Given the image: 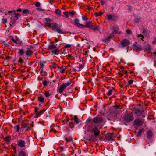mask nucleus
I'll return each mask as SVG.
<instances>
[{
    "mask_svg": "<svg viewBox=\"0 0 156 156\" xmlns=\"http://www.w3.org/2000/svg\"><path fill=\"white\" fill-rule=\"evenodd\" d=\"M7 22V19H2V23L3 24H5Z\"/></svg>",
    "mask_w": 156,
    "mask_h": 156,
    "instance_id": "49530a36",
    "label": "nucleus"
},
{
    "mask_svg": "<svg viewBox=\"0 0 156 156\" xmlns=\"http://www.w3.org/2000/svg\"><path fill=\"white\" fill-rule=\"evenodd\" d=\"M64 149V147H63L59 146L58 148V150L59 152H62Z\"/></svg>",
    "mask_w": 156,
    "mask_h": 156,
    "instance_id": "c9c22d12",
    "label": "nucleus"
},
{
    "mask_svg": "<svg viewBox=\"0 0 156 156\" xmlns=\"http://www.w3.org/2000/svg\"><path fill=\"white\" fill-rule=\"evenodd\" d=\"M152 43L154 44H156V37H155L154 38V40L152 42Z\"/></svg>",
    "mask_w": 156,
    "mask_h": 156,
    "instance_id": "680f3d73",
    "label": "nucleus"
},
{
    "mask_svg": "<svg viewBox=\"0 0 156 156\" xmlns=\"http://www.w3.org/2000/svg\"><path fill=\"white\" fill-rule=\"evenodd\" d=\"M126 33L128 34H132V31L129 29H127L126 30Z\"/></svg>",
    "mask_w": 156,
    "mask_h": 156,
    "instance_id": "37998d69",
    "label": "nucleus"
},
{
    "mask_svg": "<svg viewBox=\"0 0 156 156\" xmlns=\"http://www.w3.org/2000/svg\"><path fill=\"white\" fill-rule=\"evenodd\" d=\"M51 67L54 69H55L57 67V65L55 63H54L52 64L51 66Z\"/></svg>",
    "mask_w": 156,
    "mask_h": 156,
    "instance_id": "4c0bfd02",
    "label": "nucleus"
},
{
    "mask_svg": "<svg viewBox=\"0 0 156 156\" xmlns=\"http://www.w3.org/2000/svg\"><path fill=\"white\" fill-rule=\"evenodd\" d=\"M75 14V12L74 11H72V12H69V16H70L71 17H73V16Z\"/></svg>",
    "mask_w": 156,
    "mask_h": 156,
    "instance_id": "e433bc0d",
    "label": "nucleus"
},
{
    "mask_svg": "<svg viewBox=\"0 0 156 156\" xmlns=\"http://www.w3.org/2000/svg\"><path fill=\"white\" fill-rule=\"evenodd\" d=\"M84 68V66L82 64H79L78 67H77V71H80L82 69Z\"/></svg>",
    "mask_w": 156,
    "mask_h": 156,
    "instance_id": "bb28decb",
    "label": "nucleus"
},
{
    "mask_svg": "<svg viewBox=\"0 0 156 156\" xmlns=\"http://www.w3.org/2000/svg\"><path fill=\"white\" fill-rule=\"evenodd\" d=\"M133 80H129L128 81V85H131L132 84V83H133Z\"/></svg>",
    "mask_w": 156,
    "mask_h": 156,
    "instance_id": "864d4df0",
    "label": "nucleus"
},
{
    "mask_svg": "<svg viewBox=\"0 0 156 156\" xmlns=\"http://www.w3.org/2000/svg\"><path fill=\"white\" fill-rule=\"evenodd\" d=\"M52 29L54 31H56L58 33L63 34L64 32H63L58 27L56 23L52 24Z\"/></svg>",
    "mask_w": 156,
    "mask_h": 156,
    "instance_id": "0eeeda50",
    "label": "nucleus"
},
{
    "mask_svg": "<svg viewBox=\"0 0 156 156\" xmlns=\"http://www.w3.org/2000/svg\"><path fill=\"white\" fill-rule=\"evenodd\" d=\"M18 62L21 63H23V61L22 59L21 58H20L18 61Z\"/></svg>",
    "mask_w": 156,
    "mask_h": 156,
    "instance_id": "e2e57ef3",
    "label": "nucleus"
},
{
    "mask_svg": "<svg viewBox=\"0 0 156 156\" xmlns=\"http://www.w3.org/2000/svg\"><path fill=\"white\" fill-rule=\"evenodd\" d=\"M16 129L17 130L16 131L17 132H19L20 131V126L19 125H18L16 126Z\"/></svg>",
    "mask_w": 156,
    "mask_h": 156,
    "instance_id": "6e6d98bb",
    "label": "nucleus"
},
{
    "mask_svg": "<svg viewBox=\"0 0 156 156\" xmlns=\"http://www.w3.org/2000/svg\"><path fill=\"white\" fill-rule=\"evenodd\" d=\"M147 137L149 138H151L152 136V132L151 130H149L147 133Z\"/></svg>",
    "mask_w": 156,
    "mask_h": 156,
    "instance_id": "412c9836",
    "label": "nucleus"
},
{
    "mask_svg": "<svg viewBox=\"0 0 156 156\" xmlns=\"http://www.w3.org/2000/svg\"><path fill=\"white\" fill-rule=\"evenodd\" d=\"M103 14V13L101 12H96L94 13L95 15L96 16H100L102 15Z\"/></svg>",
    "mask_w": 156,
    "mask_h": 156,
    "instance_id": "473e14b6",
    "label": "nucleus"
},
{
    "mask_svg": "<svg viewBox=\"0 0 156 156\" xmlns=\"http://www.w3.org/2000/svg\"><path fill=\"white\" fill-rule=\"evenodd\" d=\"M21 139L17 141V146L18 147L22 148L25 147L26 146V141L25 138L23 137H21Z\"/></svg>",
    "mask_w": 156,
    "mask_h": 156,
    "instance_id": "20e7f679",
    "label": "nucleus"
},
{
    "mask_svg": "<svg viewBox=\"0 0 156 156\" xmlns=\"http://www.w3.org/2000/svg\"><path fill=\"white\" fill-rule=\"evenodd\" d=\"M54 0H50L49 2L51 4H52L54 2Z\"/></svg>",
    "mask_w": 156,
    "mask_h": 156,
    "instance_id": "774afa93",
    "label": "nucleus"
},
{
    "mask_svg": "<svg viewBox=\"0 0 156 156\" xmlns=\"http://www.w3.org/2000/svg\"><path fill=\"white\" fill-rule=\"evenodd\" d=\"M53 132L55 133L56 132H57V131L55 130L54 129H51L50 130L49 132Z\"/></svg>",
    "mask_w": 156,
    "mask_h": 156,
    "instance_id": "052dcab7",
    "label": "nucleus"
},
{
    "mask_svg": "<svg viewBox=\"0 0 156 156\" xmlns=\"http://www.w3.org/2000/svg\"><path fill=\"white\" fill-rule=\"evenodd\" d=\"M46 62L44 61H41L40 62V64L41 68L43 69L44 66V64Z\"/></svg>",
    "mask_w": 156,
    "mask_h": 156,
    "instance_id": "cd10ccee",
    "label": "nucleus"
},
{
    "mask_svg": "<svg viewBox=\"0 0 156 156\" xmlns=\"http://www.w3.org/2000/svg\"><path fill=\"white\" fill-rule=\"evenodd\" d=\"M26 152L23 151H21L19 154V156H26Z\"/></svg>",
    "mask_w": 156,
    "mask_h": 156,
    "instance_id": "a878e982",
    "label": "nucleus"
},
{
    "mask_svg": "<svg viewBox=\"0 0 156 156\" xmlns=\"http://www.w3.org/2000/svg\"><path fill=\"white\" fill-rule=\"evenodd\" d=\"M82 19L83 20L87 21L88 20V19L87 16L85 15L82 16Z\"/></svg>",
    "mask_w": 156,
    "mask_h": 156,
    "instance_id": "ea45409f",
    "label": "nucleus"
},
{
    "mask_svg": "<svg viewBox=\"0 0 156 156\" xmlns=\"http://www.w3.org/2000/svg\"><path fill=\"white\" fill-rule=\"evenodd\" d=\"M142 132H143L142 130L141 129V130H139L138 132V133L137 134V136H140L141 135Z\"/></svg>",
    "mask_w": 156,
    "mask_h": 156,
    "instance_id": "09e8293b",
    "label": "nucleus"
},
{
    "mask_svg": "<svg viewBox=\"0 0 156 156\" xmlns=\"http://www.w3.org/2000/svg\"><path fill=\"white\" fill-rule=\"evenodd\" d=\"M113 137V133H107L105 136V138L108 140H111L112 139Z\"/></svg>",
    "mask_w": 156,
    "mask_h": 156,
    "instance_id": "2eb2a0df",
    "label": "nucleus"
},
{
    "mask_svg": "<svg viewBox=\"0 0 156 156\" xmlns=\"http://www.w3.org/2000/svg\"><path fill=\"white\" fill-rule=\"evenodd\" d=\"M114 34H115V33L113 31H112V32L110 34L109 37H110V38H111L112 37L114 36Z\"/></svg>",
    "mask_w": 156,
    "mask_h": 156,
    "instance_id": "13d9d810",
    "label": "nucleus"
},
{
    "mask_svg": "<svg viewBox=\"0 0 156 156\" xmlns=\"http://www.w3.org/2000/svg\"><path fill=\"white\" fill-rule=\"evenodd\" d=\"M63 14L66 16V18H68L69 17V12L65 11L63 13Z\"/></svg>",
    "mask_w": 156,
    "mask_h": 156,
    "instance_id": "79ce46f5",
    "label": "nucleus"
},
{
    "mask_svg": "<svg viewBox=\"0 0 156 156\" xmlns=\"http://www.w3.org/2000/svg\"><path fill=\"white\" fill-rule=\"evenodd\" d=\"M91 23V22L90 21L86 22L85 23V25L82 24L81 28H84L85 27H86L90 28L91 27V26L92 25Z\"/></svg>",
    "mask_w": 156,
    "mask_h": 156,
    "instance_id": "ddd939ff",
    "label": "nucleus"
},
{
    "mask_svg": "<svg viewBox=\"0 0 156 156\" xmlns=\"http://www.w3.org/2000/svg\"><path fill=\"white\" fill-rule=\"evenodd\" d=\"M74 22L75 26L78 27L79 28H81L82 24L79 23V20L78 18H75L74 20Z\"/></svg>",
    "mask_w": 156,
    "mask_h": 156,
    "instance_id": "4468645a",
    "label": "nucleus"
},
{
    "mask_svg": "<svg viewBox=\"0 0 156 156\" xmlns=\"http://www.w3.org/2000/svg\"><path fill=\"white\" fill-rule=\"evenodd\" d=\"M11 138L10 136H8L4 138V140L6 143H8L10 141Z\"/></svg>",
    "mask_w": 156,
    "mask_h": 156,
    "instance_id": "b1692460",
    "label": "nucleus"
},
{
    "mask_svg": "<svg viewBox=\"0 0 156 156\" xmlns=\"http://www.w3.org/2000/svg\"><path fill=\"white\" fill-rule=\"evenodd\" d=\"M71 83V82L70 81L68 82L67 83L63 84L61 85L58 89V92L60 94L62 93L63 92L67 86H69Z\"/></svg>",
    "mask_w": 156,
    "mask_h": 156,
    "instance_id": "7ed1b4c3",
    "label": "nucleus"
},
{
    "mask_svg": "<svg viewBox=\"0 0 156 156\" xmlns=\"http://www.w3.org/2000/svg\"><path fill=\"white\" fill-rule=\"evenodd\" d=\"M91 126L90 125L89 126V127L87 129L88 131L91 133H94L95 136H99L100 133V131L97 127L94 126L91 128Z\"/></svg>",
    "mask_w": 156,
    "mask_h": 156,
    "instance_id": "f257e3e1",
    "label": "nucleus"
},
{
    "mask_svg": "<svg viewBox=\"0 0 156 156\" xmlns=\"http://www.w3.org/2000/svg\"><path fill=\"white\" fill-rule=\"evenodd\" d=\"M12 149H13V150H14V153L15 154H16L17 153L16 147H12Z\"/></svg>",
    "mask_w": 156,
    "mask_h": 156,
    "instance_id": "4d7b16f0",
    "label": "nucleus"
},
{
    "mask_svg": "<svg viewBox=\"0 0 156 156\" xmlns=\"http://www.w3.org/2000/svg\"><path fill=\"white\" fill-rule=\"evenodd\" d=\"M134 48L138 51H140L142 50L141 47L139 45H136L134 46Z\"/></svg>",
    "mask_w": 156,
    "mask_h": 156,
    "instance_id": "5701e85b",
    "label": "nucleus"
},
{
    "mask_svg": "<svg viewBox=\"0 0 156 156\" xmlns=\"http://www.w3.org/2000/svg\"><path fill=\"white\" fill-rule=\"evenodd\" d=\"M45 111L46 110L45 109H43L41 110L40 111L38 112L37 113V115H35L36 117L38 118L41 115L43 114L44 113Z\"/></svg>",
    "mask_w": 156,
    "mask_h": 156,
    "instance_id": "a211bd4d",
    "label": "nucleus"
},
{
    "mask_svg": "<svg viewBox=\"0 0 156 156\" xmlns=\"http://www.w3.org/2000/svg\"><path fill=\"white\" fill-rule=\"evenodd\" d=\"M77 71V68L76 67L72 69V71L76 72V71Z\"/></svg>",
    "mask_w": 156,
    "mask_h": 156,
    "instance_id": "338daca9",
    "label": "nucleus"
},
{
    "mask_svg": "<svg viewBox=\"0 0 156 156\" xmlns=\"http://www.w3.org/2000/svg\"><path fill=\"white\" fill-rule=\"evenodd\" d=\"M111 39V38H110V37L108 36L103 39L102 41L104 42L108 43L110 41Z\"/></svg>",
    "mask_w": 156,
    "mask_h": 156,
    "instance_id": "aec40b11",
    "label": "nucleus"
},
{
    "mask_svg": "<svg viewBox=\"0 0 156 156\" xmlns=\"http://www.w3.org/2000/svg\"><path fill=\"white\" fill-rule=\"evenodd\" d=\"M19 50V54L21 56L23 55L24 53V50L23 49H20Z\"/></svg>",
    "mask_w": 156,
    "mask_h": 156,
    "instance_id": "72a5a7b5",
    "label": "nucleus"
},
{
    "mask_svg": "<svg viewBox=\"0 0 156 156\" xmlns=\"http://www.w3.org/2000/svg\"><path fill=\"white\" fill-rule=\"evenodd\" d=\"M48 82L46 80H44L42 83L43 84L44 87L46 86L47 85Z\"/></svg>",
    "mask_w": 156,
    "mask_h": 156,
    "instance_id": "8fccbe9b",
    "label": "nucleus"
},
{
    "mask_svg": "<svg viewBox=\"0 0 156 156\" xmlns=\"http://www.w3.org/2000/svg\"><path fill=\"white\" fill-rule=\"evenodd\" d=\"M90 28L94 31H99L100 27L99 26L95 24L94 26L92 25Z\"/></svg>",
    "mask_w": 156,
    "mask_h": 156,
    "instance_id": "f8f14e48",
    "label": "nucleus"
},
{
    "mask_svg": "<svg viewBox=\"0 0 156 156\" xmlns=\"http://www.w3.org/2000/svg\"><path fill=\"white\" fill-rule=\"evenodd\" d=\"M45 20L47 22H51L52 21V20L51 19L49 18H45Z\"/></svg>",
    "mask_w": 156,
    "mask_h": 156,
    "instance_id": "a18cd8bd",
    "label": "nucleus"
},
{
    "mask_svg": "<svg viewBox=\"0 0 156 156\" xmlns=\"http://www.w3.org/2000/svg\"><path fill=\"white\" fill-rule=\"evenodd\" d=\"M112 31L115 33V34H119L121 32L119 31V27L116 25H114L112 26Z\"/></svg>",
    "mask_w": 156,
    "mask_h": 156,
    "instance_id": "6e6552de",
    "label": "nucleus"
},
{
    "mask_svg": "<svg viewBox=\"0 0 156 156\" xmlns=\"http://www.w3.org/2000/svg\"><path fill=\"white\" fill-rule=\"evenodd\" d=\"M44 95L46 97H48L51 95V94L49 92L45 91Z\"/></svg>",
    "mask_w": 156,
    "mask_h": 156,
    "instance_id": "c85d7f7f",
    "label": "nucleus"
},
{
    "mask_svg": "<svg viewBox=\"0 0 156 156\" xmlns=\"http://www.w3.org/2000/svg\"><path fill=\"white\" fill-rule=\"evenodd\" d=\"M15 20H17L20 16V15L19 13H15L14 14Z\"/></svg>",
    "mask_w": 156,
    "mask_h": 156,
    "instance_id": "2f4dec72",
    "label": "nucleus"
},
{
    "mask_svg": "<svg viewBox=\"0 0 156 156\" xmlns=\"http://www.w3.org/2000/svg\"><path fill=\"white\" fill-rule=\"evenodd\" d=\"M93 120L96 123H100L103 121V119L102 117L98 116L94 118Z\"/></svg>",
    "mask_w": 156,
    "mask_h": 156,
    "instance_id": "1a4fd4ad",
    "label": "nucleus"
},
{
    "mask_svg": "<svg viewBox=\"0 0 156 156\" xmlns=\"http://www.w3.org/2000/svg\"><path fill=\"white\" fill-rule=\"evenodd\" d=\"M134 124L137 126H141L144 123V121L143 119L140 120L139 119H135L134 121Z\"/></svg>",
    "mask_w": 156,
    "mask_h": 156,
    "instance_id": "9b49d317",
    "label": "nucleus"
},
{
    "mask_svg": "<svg viewBox=\"0 0 156 156\" xmlns=\"http://www.w3.org/2000/svg\"><path fill=\"white\" fill-rule=\"evenodd\" d=\"M130 44L129 41L126 39H123L120 42V44L123 47H128Z\"/></svg>",
    "mask_w": 156,
    "mask_h": 156,
    "instance_id": "39448f33",
    "label": "nucleus"
},
{
    "mask_svg": "<svg viewBox=\"0 0 156 156\" xmlns=\"http://www.w3.org/2000/svg\"><path fill=\"white\" fill-rule=\"evenodd\" d=\"M151 49V46L150 45H147V47L146 48V50L147 51H150Z\"/></svg>",
    "mask_w": 156,
    "mask_h": 156,
    "instance_id": "c03bdc74",
    "label": "nucleus"
},
{
    "mask_svg": "<svg viewBox=\"0 0 156 156\" xmlns=\"http://www.w3.org/2000/svg\"><path fill=\"white\" fill-rule=\"evenodd\" d=\"M58 68L59 69V71L62 73H64L65 71V69L63 68V67H58Z\"/></svg>",
    "mask_w": 156,
    "mask_h": 156,
    "instance_id": "c756f323",
    "label": "nucleus"
},
{
    "mask_svg": "<svg viewBox=\"0 0 156 156\" xmlns=\"http://www.w3.org/2000/svg\"><path fill=\"white\" fill-rule=\"evenodd\" d=\"M69 126L71 128H73L74 127L73 123L72 122H70L69 123Z\"/></svg>",
    "mask_w": 156,
    "mask_h": 156,
    "instance_id": "58836bf2",
    "label": "nucleus"
},
{
    "mask_svg": "<svg viewBox=\"0 0 156 156\" xmlns=\"http://www.w3.org/2000/svg\"><path fill=\"white\" fill-rule=\"evenodd\" d=\"M65 140H66V141L69 142H71L72 140V139L70 137H66Z\"/></svg>",
    "mask_w": 156,
    "mask_h": 156,
    "instance_id": "f704fd0d",
    "label": "nucleus"
},
{
    "mask_svg": "<svg viewBox=\"0 0 156 156\" xmlns=\"http://www.w3.org/2000/svg\"><path fill=\"white\" fill-rule=\"evenodd\" d=\"M124 119L127 122L132 121L134 119L132 113L129 112L126 114L125 116Z\"/></svg>",
    "mask_w": 156,
    "mask_h": 156,
    "instance_id": "423d86ee",
    "label": "nucleus"
},
{
    "mask_svg": "<svg viewBox=\"0 0 156 156\" xmlns=\"http://www.w3.org/2000/svg\"><path fill=\"white\" fill-rule=\"evenodd\" d=\"M142 112V111L139 109H137L135 111V114L136 116H139L141 115V114Z\"/></svg>",
    "mask_w": 156,
    "mask_h": 156,
    "instance_id": "4be33fe9",
    "label": "nucleus"
},
{
    "mask_svg": "<svg viewBox=\"0 0 156 156\" xmlns=\"http://www.w3.org/2000/svg\"><path fill=\"white\" fill-rule=\"evenodd\" d=\"M34 108L35 110L34 112L36 114V115H37V113L38 112H37V111L38 110L39 108L37 107H36Z\"/></svg>",
    "mask_w": 156,
    "mask_h": 156,
    "instance_id": "3c124183",
    "label": "nucleus"
},
{
    "mask_svg": "<svg viewBox=\"0 0 156 156\" xmlns=\"http://www.w3.org/2000/svg\"><path fill=\"white\" fill-rule=\"evenodd\" d=\"M33 53V51L29 49H28L25 52L26 55L28 57H30L32 56Z\"/></svg>",
    "mask_w": 156,
    "mask_h": 156,
    "instance_id": "dca6fc26",
    "label": "nucleus"
},
{
    "mask_svg": "<svg viewBox=\"0 0 156 156\" xmlns=\"http://www.w3.org/2000/svg\"><path fill=\"white\" fill-rule=\"evenodd\" d=\"M27 124L26 123H23L22 124V127L23 128H25L27 126Z\"/></svg>",
    "mask_w": 156,
    "mask_h": 156,
    "instance_id": "bf43d9fd",
    "label": "nucleus"
},
{
    "mask_svg": "<svg viewBox=\"0 0 156 156\" xmlns=\"http://www.w3.org/2000/svg\"><path fill=\"white\" fill-rule=\"evenodd\" d=\"M29 12V11L28 9H24L23 10L22 13L23 14H27Z\"/></svg>",
    "mask_w": 156,
    "mask_h": 156,
    "instance_id": "a19ab883",
    "label": "nucleus"
},
{
    "mask_svg": "<svg viewBox=\"0 0 156 156\" xmlns=\"http://www.w3.org/2000/svg\"><path fill=\"white\" fill-rule=\"evenodd\" d=\"M106 17L107 18V19L109 20H113L114 18L116 17L114 15L108 14L106 15Z\"/></svg>",
    "mask_w": 156,
    "mask_h": 156,
    "instance_id": "f3484780",
    "label": "nucleus"
},
{
    "mask_svg": "<svg viewBox=\"0 0 156 156\" xmlns=\"http://www.w3.org/2000/svg\"><path fill=\"white\" fill-rule=\"evenodd\" d=\"M55 13L56 15H61L62 12L61 11L58 9H56L55 12Z\"/></svg>",
    "mask_w": 156,
    "mask_h": 156,
    "instance_id": "393cba45",
    "label": "nucleus"
},
{
    "mask_svg": "<svg viewBox=\"0 0 156 156\" xmlns=\"http://www.w3.org/2000/svg\"><path fill=\"white\" fill-rule=\"evenodd\" d=\"M73 119L74 121L76 123L78 124L79 123L78 118L76 115H74Z\"/></svg>",
    "mask_w": 156,
    "mask_h": 156,
    "instance_id": "7c9ffc66",
    "label": "nucleus"
},
{
    "mask_svg": "<svg viewBox=\"0 0 156 156\" xmlns=\"http://www.w3.org/2000/svg\"><path fill=\"white\" fill-rule=\"evenodd\" d=\"M71 45L70 44H66L64 46V47L65 48H70Z\"/></svg>",
    "mask_w": 156,
    "mask_h": 156,
    "instance_id": "5fc2aeb1",
    "label": "nucleus"
},
{
    "mask_svg": "<svg viewBox=\"0 0 156 156\" xmlns=\"http://www.w3.org/2000/svg\"><path fill=\"white\" fill-rule=\"evenodd\" d=\"M35 6L37 7H39L40 5V3L39 2H36L35 3Z\"/></svg>",
    "mask_w": 156,
    "mask_h": 156,
    "instance_id": "de8ad7c7",
    "label": "nucleus"
},
{
    "mask_svg": "<svg viewBox=\"0 0 156 156\" xmlns=\"http://www.w3.org/2000/svg\"><path fill=\"white\" fill-rule=\"evenodd\" d=\"M117 92L116 90L113 87H111L107 92L106 94L107 95L109 96L112 94H115Z\"/></svg>",
    "mask_w": 156,
    "mask_h": 156,
    "instance_id": "9d476101",
    "label": "nucleus"
},
{
    "mask_svg": "<svg viewBox=\"0 0 156 156\" xmlns=\"http://www.w3.org/2000/svg\"><path fill=\"white\" fill-rule=\"evenodd\" d=\"M137 37L140 38L143 40L142 39L144 38V36L142 34H138L137 35Z\"/></svg>",
    "mask_w": 156,
    "mask_h": 156,
    "instance_id": "603ef678",
    "label": "nucleus"
},
{
    "mask_svg": "<svg viewBox=\"0 0 156 156\" xmlns=\"http://www.w3.org/2000/svg\"><path fill=\"white\" fill-rule=\"evenodd\" d=\"M100 3L101 5H103L105 3V2L103 0H101L100 1Z\"/></svg>",
    "mask_w": 156,
    "mask_h": 156,
    "instance_id": "0e129e2a",
    "label": "nucleus"
},
{
    "mask_svg": "<svg viewBox=\"0 0 156 156\" xmlns=\"http://www.w3.org/2000/svg\"><path fill=\"white\" fill-rule=\"evenodd\" d=\"M38 101L41 104H43L45 101V100L44 97L41 96H38L37 97Z\"/></svg>",
    "mask_w": 156,
    "mask_h": 156,
    "instance_id": "6ab92c4d",
    "label": "nucleus"
},
{
    "mask_svg": "<svg viewBox=\"0 0 156 156\" xmlns=\"http://www.w3.org/2000/svg\"><path fill=\"white\" fill-rule=\"evenodd\" d=\"M48 48L49 50H52L51 51V52L53 54L55 55L58 54L59 52V49L57 48L56 45L53 44H49L48 46Z\"/></svg>",
    "mask_w": 156,
    "mask_h": 156,
    "instance_id": "f03ea898",
    "label": "nucleus"
},
{
    "mask_svg": "<svg viewBox=\"0 0 156 156\" xmlns=\"http://www.w3.org/2000/svg\"><path fill=\"white\" fill-rule=\"evenodd\" d=\"M46 25L48 27H51V24L50 23H46Z\"/></svg>",
    "mask_w": 156,
    "mask_h": 156,
    "instance_id": "69168bd1",
    "label": "nucleus"
}]
</instances>
